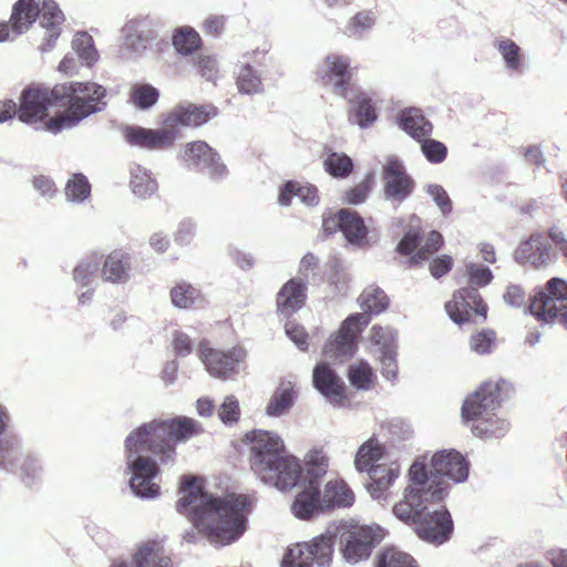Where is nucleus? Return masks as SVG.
I'll return each mask as SVG.
<instances>
[{"mask_svg":"<svg viewBox=\"0 0 567 567\" xmlns=\"http://www.w3.org/2000/svg\"><path fill=\"white\" fill-rule=\"evenodd\" d=\"M200 433V424L186 416L165 421L154 420L132 431L125 440V460L133 493L142 498L158 495V466L146 453L158 456L162 463H168L176 455L172 442H185Z\"/></svg>","mask_w":567,"mask_h":567,"instance_id":"obj_1","label":"nucleus"},{"mask_svg":"<svg viewBox=\"0 0 567 567\" xmlns=\"http://www.w3.org/2000/svg\"><path fill=\"white\" fill-rule=\"evenodd\" d=\"M377 567H417L415 560L409 554L389 548L378 558Z\"/></svg>","mask_w":567,"mask_h":567,"instance_id":"obj_49","label":"nucleus"},{"mask_svg":"<svg viewBox=\"0 0 567 567\" xmlns=\"http://www.w3.org/2000/svg\"><path fill=\"white\" fill-rule=\"evenodd\" d=\"M179 494L178 513L187 516L210 544L229 545L246 530L250 506L248 496L230 494L223 498L214 497L204 493L193 477L182 481Z\"/></svg>","mask_w":567,"mask_h":567,"instance_id":"obj_2","label":"nucleus"},{"mask_svg":"<svg viewBox=\"0 0 567 567\" xmlns=\"http://www.w3.org/2000/svg\"><path fill=\"white\" fill-rule=\"evenodd\" d=\"M247 439L250 442V468L261 482L279 491L297 485L302 473L301 465L288 453L276 433L255 430L247 434Z\"/></svg>","mask_w":567,"mask_h":567,"instance_id":"obj_4","label":"nucleus"},{"mask_svg":"<svg viewBox=\"0 0 567 567\" xmlns=\"http://www.w3.org/2000/svg\"><path fill=\"white\" fill-rule=\"evenodd\" d=\"M414 189V181L406 173L403 164L389 157L383 166V190L385 200L394 205L405 200Z\"/></svg>","mask_w":567,"mask_h":567,"instance_id":"obj_17","label":"nucleus"},{"mask_svg":"<svg viewBox=\"0 0 567 567\" xmlns=\"http://www.w3.org/2000/svg\"><path fill=\"white\" fill-rule=\"evenodd\" d=\"M307 556L306 544H296L287 549L281 560V567H312V563Z\"/></svg>","mask_w":567,"mask_h":567,"instance_id":"obj_51","label":"nucleus"},{"mask_svg":"<svg viewBox=\"0 0 567 567\" xmlns=\"http://www.w3.org/2000/svg\"><path fill=\"white\" fill-rule=\"evenodd\" d=\"M371 483L368 485V492L373 499L388 501V488L399 477L401 470L398 463L390 465L379 464L368 472Z\"/></svg>","mask_w":567,"mask_h":567,"instance_id":"obj_27","label":"nucleus"},{"mask_svg":"<svg viewBox=\"0 0 567 567\" xmlns=\"http://www.w3.org/2000/svg\"><path fill=\"white\" fill-rule=\"evenodd\" d=\"M296 390L291 381H281L266 406L268 416H281L295 403Z\"/></svg>","mask_w":567,"mask_h":567,"instance_id":"obj_34","label":"nucleus"},{"mask_svg":"<svg viewBox=\"0 0 567 567\" xmlns=\"http://www.w3.org/2000/svg\"><path fill=\"white\" fill-rule=\"evenodd\" d=\"M495 340V333L493 331H481L472 336L470 340V348L477 354L489 353Z\"/></svg>","mask_w":567,"mask_h":567,"instance_id":"obj_54","label":"nucleus"},{"mask_svg":"<svg viewBox=\"0 0 567 567\" xmlns=\"http://www.w3.org/2000/svg\"><path fill=\"white\" fill-rule=\"evenodd\" d=\"M346 563L355 565L370 557L372 548L382 540L383 529L378 525H359L341 522L336 525Z\"/></svg>","mask_w":567,"mask_h":567,"instance_id":"obj_10","label":"nucleus"},{"mask_svg":"<svg viewBox=\"0 0 567 567\" xmlns=\"http://www.w3.org/2000/svg\"><path fill=\"white\" fill-rule=\"evenodd\" d=\"M123 134L130 145L148 151L171 148L179 136L178 130L171 128L167 124L159 128L126 126Z\"/></svg>","mask_w":567,"mask_h":567,"instance_id":"obj_16","label":"nucleus"},{"mask_svg":"<svg viewBox=\"0 0 567 567\" xmlns=\"http://www.w3.org/2000/svg\"><path fill=\"white\" fill-rule=\"evenodd\" d=\"M328 457L322 450H311L306 455V481L311 480L319 483V480L324 476L328 470Z\"/></svg>","mask_w":567,"mask_h":567,"instance_id":"obj_44","label":"nucleus"},{"mask_svg":"<svg viewBox=\"0 0 567 567\" xmlns=\"http://www.w3.org/2000/svg\"><path fill=\"white\" fill-rule=\"evenodd\" d=\"M132 257L122 249L111 251L104 259L97 254L83 258L75 267L73 278L82 287L90 286L100 274L105 282L123 285L130 280Z\"/></svg>","mask_w":567,"mask_h":567,"instance_id":"obj_9","label":"nucleus"},{"mask_svg":"<svg viewBox=\"0 0 567 567\" xmlns=\"http://www.w3.org/2000/svg\"><path fill=\"white\" fill-rule=\"evenodd\" d=\"M216 115L217 111L212 105L182 103L163 115L162 124H167L171 128L176 130H178V126L197 127Z\"/></svg>","mask_w":567,"mask_h":567,"instance_id":"obj_20","label":"nucleus"},{"mask_svg":"<svg viewBox=\"0 0 567 567\" xmlns=\"http://www.w3.org/2000/svg\"><path fill=\"white\" fill-rule=\"evenodd\" d=\"M425 192L430 195L443 215L452 210V202L445 189L437 184H429L425 186Z\"/></svg>","mask_w":567,"mask_h":567,"instance_id":"obj_55","label":"nucleus"},{"mask_svg":"<svg viewBox=\"0 0 567 567\" xmlns=\"http://www.w3.org/2000/svg\"><path fill=\"white\" fill-rule=\"evenodd\" d=\"M503 299L506 305L519 308L525 305L526 295L520 286L509 285L503 295Z\"/></svg>","mask_w":567,"mask_h":567,"instance_id":"obj_58","label":"nucleus"},{"mask_svg":"<svg viewBox=\"0 0 567 567\" xmlns=\"http://www.w3.org/2000/svg\"><path fill=\"white\" fill-rule=\"evenodd\" d=\"M305 302V286L300 280L291 279L277 295V310L288 317L302 307Z\"/></svg>","mask_w":567,"mask_h":567,"instance_id":"obj_30","label":"nucleus"},{"mask_svg":"<svg viewBox=\"0 0 567 567\" xmlns=\"http://www.w3.org/2000/svg\"><path fill=\"white\" fill-rule=\"evenodd\" d=\"M334 223L349 244L355 247H362L365 244L368 229L362 217L357 212L346 208L341 209L336 215Z\"/></svg>","mask_w":567,"mask_h":567,"instance_id":"obj_26","label":"nucleus"},{"mask_svg":"<svg viewBox=\"0 0 567 567\" xmlns=\"http://www.w3.org/2000/svg\"><path fill=\"white\" fill-rule=\"evenodd\" d=\"M198 73L206 81H215L218 74V64L210 55H199L197 60Z\"/></svg>","mask_w":567,"mask_h":567,"instance_id":"obj_57","label":"nucleus"},{"mask_svg":"<svg viewBox=\"0 0 567 567\" xmlns=\"http://www.w3.org/2000/svg\"><path fill=\"white\" fill-rule=\"evenodd\" d=\"M442 244L443 237L439 231L432 230L427 237L422 240L420 229L412 228L404 234L403 238L398 244V251L403 255H410L420 247L412 257V261L421 262L437 251Z\"/></svg>","mask_w":567,"mask_h":567,"instance_id":"obj_22","label":"nucleus"},{"mask_svg":"<svg viewBox=\"0 0 567 567\" xmlns=\"http://www.w3.org/2000/svg\"><path fill=\"white\" fill-rule=\"evenodd\" d=\"M225 24H226L225 16L212 14V16H208L203 21L202 28L206 34L217 37L224 31Z\"/></svg>","mask_w":567,"mask_h":567,"instance_id":"obj_61","label":"nucleus"},{"mask_svg":"<svg viewBox=\"0 0 567 567\" xmlns=\"http://www.w3.org/2000/svg\"><path fill=\"white\" fill-rule=\"evenodd\" d=\"M508 389L506 381L485 382L480 389L471 394L463 403L462 417L465 421H472V432L474 435L483 439L503 436L509 424L504 419H496V427H491L493 412L499 406L502 401V391Z\"/></svg>","mask_w":567,"mask_h":567,"instance_id":"obj_6","label":"nucleus"},{"mask_svg":"<svg viewBox=\"0 0 567 567\" xmlns=\"http://www.w3.org/2000/svg\"><path fill=\"white\" fill-rule=\"evenodd\" d=\"M419 142L421 143L423 155L430 163L439 164L446 158L447 148L442 142L429 138V136Z\"/></svg>","mask_w":567,"mask_h":567,"instance_id":"obj_52","label":"nucleus"},{"mask_svg":"<svg viewBox=\"0 0 567 567\" xmlns=\"http://www.w3.org/2000/svg\"><path fill=\"white\" fill-rule=\"evenodd\" d=\"M411 485L404 491V498L393 506V514L402 522L415 519L430 506L441 503L447 495L450 484L441 481L434 470L427 472L424 461L416 460L409 470Z\"/></svg>","mask_w":567,"mask_h":567,"instance_id":"obj_5","label":"nucleus"},{"mask_svg":"<svg viewBox=\"0 0 567 567\" xmlns=\"http://www.w3.org/2000/svg\"><path fill=\"white\" fill-rule=\"evenodd\" d=\"M236 84L239 92L245 94H256L262 91V81L259 72L248 63L240 65L237 72Z\"/></svg>","mask_w":567,"mask_h":567,"instance_id":"obj_41","label":"nucleus"},{"mask_svg":"<svg viewBox=\"0 0 567 567\" xmlns=\"http://www.w3.org/2000/svg\"><path fill=\"white\" fill-rule=\"evenodd\" d=\"M178 159L189 169L206 173L210 179L221 181L228 175L227 166L218 152L204 141L186 143L178 154Z\"/></svg>","mask_w":567,"mask_h":567,"instance_id":"obj_12","label":"nucleus"},{"mask_svg":"<svg viewBox=\"0 0 567 567\" xmlns=\"http://www.w3.org/2000/svg\"><path fill=\"white\" fill-rule=\"evenodd\" d=\"M399 126L416 141L429 136L432 132V124L422 115L417 109L404 110L398 118Z\"/></svg>","mask_w":567,"mask_h":567,"instance_id":"obj_32","label":"nucleus"},{"mask_svg":"<svg viewBox=\"0 0 567 567\" xmlns=\"http://www.w3.org/2000/svg\"><path fill=\"white\" fill-rule=\"evenodd\" d=\"M466 275L470 286L461 288L445 303L446 313L457 324L472 321L475 317L484 320L487 312V307L478 293V288L492 281L493 274L491 269L483 265L470 262L466 265Z\"/></svg>","mask_w":567,"mask_h":567,"instance_id":"obj_8","label":"nucleus"},{"mask_svg":"<svg viewBox=\"0 0 567 567\" xmlns=\"http://www.w3.org/2000/svg\"><path fill=\"white\" fill-rule=\"evenodd\" d=\"M375 23V16L372 11H362L352 17L346 28L349 37L362 38L372 29Z\"/></svg>","mask_w":567,"mask_h":567,"instance_id":"obj_47","label":"nucleus"},{"mask_svg":"<svg viewBox=\"0 0 567 567\" xmlns=\"http://www.w3.org/2000/svg\"><path fill=\"white\" fill-rule=\"evenodd\" d=\"M406 523L415 524L417 536L431 544L445 543L453 532L451 515L440 503H435V505L417 515L415 519H410Z\"/></svg>","mask_w":567,"mask_h":567,"instance_id":"obj_15","label":"nucleus"},{"mask_svg":"<svg viewBox=\"0 0 567 567\" xmlns=\"http://www.w3.org/2000/svg\"><path fill=\"white\" fill-rule=\"evenodd\" d=\"M286 334L288 338L300 349L306 350L307 349V333L305 329L296 323L288 322L286 324Z\"/></svg>","mask_w":567,"mask_h":567,"instance_id":"obj_60","label":"nucleus"},{"mask_svg":"<svg viewBox=\"0 0 567 567\" xmlns=\"http://www.w3.org/2000/svg\"><path fill=\"white\" fill-rule=\"evenodd\" d=\"M369 322L370 318L365 313L350 315L327 341L323 349L324 355L340 362L351 358L357 350L358 336Z\"/></svg>","mask_w":567,"mask_h":567,"instance_id":"obj_13","label":"nucleus"},{"mask_svg":"<svg viewBox=\"0 0 567 567\" xmlns=\"http://www.w3.org/2000/svg\"><path fill=\"white\" fill-rule=\"evenodd\" d=\"M197 355L212 377L226 380L244 369L247 353L241 347L220 351L209 348L206 342H200Z\"/></svg>","mask_w":567,"mask_h":567,"instance_id":"obj_14","label":"nucleus"},{"mask_svg":"<svg viewBox=\"0 0 567 567\" xmlns=\"http://www.w3.org/2000/svg\"><path fill=\"white\" fill-rule=\"evenodd\" d=\"M358 300L363 310L362 313H365L369 318L370 315H378L388 307V298L384 291L378 287H368Z\"/></svg>","mask_w":567,"mask_h":567,"instance_id":"obj_39","label":"nucleus"},{"mask_svg":"<svg viewBox=\"0 0 567 567\" xmlns=\"http://www.w3.org/2000/svg\"><path fill=\"white\" fill-rule=\"evenodd\" d=\"M298 197L299 200L306 206L312 207L318 205L319 196L318 190L312 185H302L297 182H287L280 189L278 203L281 206L290 205L291 197Z\"/></svg>","mask_w":567,"mask_h":567,"instance_id":"obj_35","label":"nucleus"},{"mask_svg":"<svg viewBox=\"0 0 567 567\" xmlns=\"http://www.w3.org/2000/svg\"><path fill=\"white\" fill-rule=\"evenodd\" d=\"M130 186L136 196L146 198L156 192L157 183L152 178L146 168L134 164L130 168Z\"/></svg>","mask_w":567,"mask_h":567,"instance_id":"obj_38","label":"nucleus"},{"mask_svg":"<svg viewBox=\"0 0 567 567\" xmlns=\"http://www.w3.org/2000/svg\"><path fill=\"white\" fill-rule=\"evenodd\" d=\"M72 49L78 58L87 66L99 60V53L94 47L93 38L87 32H78L72 40Z\"/></svg>","mask_w":567,"mask_h":567,"instance_id":"obj_43","label":"nucleus"},{"mask_svg":"<svg viewBox=\"0 0 567 567\" xmlns=\"http://www.w3.org/2000/svg\"><path fill=\"white\" fill-rule=\"evenodd\" d=\"M322 508L348 507L352 505L354 495L342 481H330L326 484L323 494H320Z\"/></svg>","mask_w":567,"mask_h":567,"instance_id":"obj_33","label":"nucleus"},{"mask_svg":"<svg viewBox=\"0 0 567 567\" xmlns=\"http://www.w3.org/2000/svg\"><path fill=\"white\" fill-rule=\"evenodd\" d=\"M381 363V373L382 375L390 381L396 379L398 375V364H396V351L394 353H388L378 357Z\"/></svg>","mask_w":567,"mask_h":567,"instance_id":"obj_59","label":"nucleus"},{"mask_svg":"<svg viewBox=\"0 0 567 567\" xmlns=\"http://www.w3.org/2000/svg\"><path fill=\"white\" fill-rule=\"evenodd\" d=\"M349 381L358 390H370L375 380V374L367 361H359L349 367Z\"/></svg>","mask_w":567,"mask_h":567,"instance_id":"obj_42","label":"nucleus"},{"mask_svg":"<svg viewBox=\"0 0 567 567\" xmlns=\"http://www.w3.org/2000/svg\"><path fill=\"white\" fill-rule=\"evenodd\" d=\"M202 44L198 32L190 27L178 28L173 35V45L183 55H189Z\"/></svg>","mask_w":567,"mask_h":567,"instance_id":"obj_40","label":"nucleus"},{"mask_svg":"<svg viewBox=\"0 0 567 567\" xmlns=\"http://www.w3.org/2000/svg\"><path fill=\"white\" fill-rule=\"evenodd\" d=\"M40 18V25L44 30L43 40L39 45L41 52L51 51L59 39L64 14L53 0H42L41 6L33 0H19L11 14V31L22 34L29 30L32 23Z\"/></svg>","mask_w":567,"mask_h":567,"instance_id":"obj_7","label":"nucleus"},{"mask_svg":"<svg viewBox=\"0 0 567 567\" xmlns=\"http://www.w3.org/2000/svg\"><path fill=\"white\" fill-rule=\"evenodd\" d=\"M396 351V332L390 327L373 326L370 332V352L375 357Z\"/></svg>","mask_w":567,"mask_h":567,"instance_id":"obj_36","label":"nucleus"},{"mask_svg":"<svg viewBox=\"0 0 567 567\" xmlns=\"http://www.w3.org/2000/svg\"><path fill=\"white\" fill-rule=\"evenodd\" d=\"M313 385L336 408L344 405L343 383L327 363H318L313 370Z\"/></svg>","mask_w":567,"mask_h":567,"instance_id":"obj_24","label":"nucleus"},{"mask_svg":"<svg viewBox=\"0 0 567 567\" xmlns=\"http://www.w3.org/2000/svg\"><path fill=\"white\" fill-rule=\"evenodd\" d=\"M383 451V446L375 439L368 440L359 447L355 454V468L359 472L371 471L377 466L374 463L382 457Z\"/></svg>","mask_w":567,"mask_h":567,"instance_id":"obj_37","label":"nucleus"},{"mask_svg":"<svg viewBox=\"0 0 567 567\" xmlns=\"http://www.w3.org/2000/svg\"><path fill=\"white\" fill-rule=\"evenodd\" d=\"M452 265L453 259L450 256L443 255L430 264V271L433 277L441 278L451 270Z\"/></svg>","mask_w":567,"mask_h":567,"instance_id":"obj_64","label":"nucleus"},{"mask_svg":"<svg viewBox=\"0 0 567 567\" xmlns=\"http://www.w3.org/2000/svg\"><path fill=\"white\" fill-rule=\"evenodd\" d=\"M431 466L441 481L444 477L454 483H463L468 477V462L455 450H443L434 453Z\"/></svg>","mask_w":567,"mask_h":567,"instance_id":"obj_21","label":"nucleus"},{"mask_svg":"<svg viewBox=\"0 0 567 567\" xmlns=\"http://www.w3.org/2000/svg\"><path fill=\"white\" fill-rule=\"evenodd\" d=\"M369 192V183L362 182L346 193V202L352 205L361 204L368 198Z\"/></svg>","mask_w":567,"mask_h":567,"instance_id":"obj_62","label":"nucleus"},{"mask_svg":"<svg viewBox=\"0 0 567 567\" xmlns=\"http://www.w3.org/2000/svg\"><path fill=\"white\" fill-rule=\"evenodd\" d=\"M105 95V87L94 82L62 83L52 89L28 86L22 91L18 116L21 122L31 124L48 115L49 105L66 107L62 115L50 118L47 124L50 132L58 133L104 110Z\"/></svg>","mask_w":567,"mask_h":567,"instance_id":"obj_3","label":"nucleus"},{"mask_svg":"<svg viewBox=\"0 0 567 567\" xmlns=\"http://www.w3.org/2000/svg\"><path fill=\"white\" fill-rule=\"evenodd\" d=\"M338 538L337 526L329 527L324 533L315 537L311 542L305 543L308 558L312 567H328L333 557V546Z\"/></svg>","mask_w":567,"mask_h":567,"instance_id":"obj_25","label":"nucleus"},{"mask_svg":"<svg viewBox=\"0 0 567 567\" xmlns=\"http://www.w3.org/2000/svg\"><path fill=\"white\" fill-rule=\"evenodd\" d=\"M18 466L20 477L25 485H31L41 472L37 458L23 454L19 447H13L9 442L0 441V470L17 472Z\"/></svg>","mask_w":567,"mask_h":567,"instance_id":"obj_19","label":"nucleus"},{"mask_svg":"<svg viewBox=\"0 0 567 567\" xmlns=\"http://www.w3.org/2000/svg\"><path fill=\"white\" fill-rule=\"evenodd\" d=\"M553 255L548 238L539 233L532 234L515 250V259L519 264H528L535 268L547 266Z\"/></svg>","mask_w":567,"mask_h":567,"instance_id":"obj_23","label":"nucleus"},{"mask_svg":"<svg viewBox=\"0 0 567 567\" xmlns=\"http://www.w3.org/2000/svg\"><path fill=\"white\" fill-rule=\"evenodd\" d=\"M377 118L375 111L371 101L367 97H361L357 109V122L361 127H368Z\"/></svg>","mask_w":567,"mask_h":567,"instance_id":"obj_56","label":"nucleus"},{"mask_svg":"<svg viewBox=\"0 0 567 567\" xmlns=\"http://www.w3.org/2000/svg\"><path fill=\"white\" fill-rule=\"evenodd\" d=\"M171 299L175 307L186 309L200 301L199 291L187 284H178L171 291Z\"/></svg>","mask_w":567,"mask_h":567,"instance_id":"obj_45","label":"nucleus"},{"mask_svg":"<svg viewBox=\"0 0 567 567\" xmlns=\"http://www.w3.org/2000/svg\"><path fill=\"white\" fill-rule=\"evenodd\" d=\"M494 48L499 53L504 69L516 74L525 70V54L522 48L512 39L498 37L494 40Z\"/></svg>","mask_w":567,"mask_h":567,"instance_id":"obj_29","label":"nucleus"},{"mask_svg":"<svg viewBox=\"0 0 567 567\" xmlns=\"http://www.w3.org/2000/svg\"><path fill=\"white\" fill-rule=\"evenodd\" d=\"M320 483H315L313 480L307 482L303 488L296 496L291 509L296 517L300 519H308L315 514L323 511L320 501Z\"/></svg>","mask_w":567,"mask_h":567,"instance_id":"obj_28","label":"nucleus"},{"mask_svg":"<svg viewBox=\"0 0 567 567\" xmlns=\"http://www.w3.org/2000/svg\"><path fill=\"white\" fill-rule=\"evenodd\" d=\"M158 95V91L150 84H135L130 100L135 106L146 110L157 102Z\"/></svg>","mask_w":567,"mask_h":567,"instance_id":"obj_48","label":"nucleus"},{"mask_svg":"<svg viewBox=\"0 0 567 567\" xmlns=\"http://www.w3.org/2000/svg\"><path fill=\"white\" fill-rule=\"evenodd\" d=\"M240 409L238 400L234 395L225 398L218 409V417L224 424H234L238 421Z\"/></svg>","mask_w":567,"mask_h":567,"instance_id":"obj_53","label":"nucleus"},{"mask_svg":"<svg viewBox=\"0 0 567 567\" xmlns=\"http://www.w3.org/2000/svg\"><path fill=\"white\" fill-rule=\"evenodd\" d=\"M135 567H173L169 556L159 542L143 544L133 557Z\"/></svg>","mask_w":567,"mask_h":567,"instance_id":"obj_31","label":"nucleus"},{"mask_svg":"<svg viewBox=\"0 0 567 567\" xmlns=\"http://www.w3.org/2000/svg\"><path fill=\"white\" fill-rule=\"evenodd\" d=\"M91 194V186L82 174H74L65 186V196L69 200L80 203Z\"/></svg>","mask_w":567,"mask_h":567,"instance_id":"obj_50","label":"nucleus"},{"mask_svg":"<svg viewBox=\"0 0 567 567\" xmlns=\"http://www.w3.org/2000/svg\"><path fill=\"white\" fill-rule=\"evenodd\" d=\"M318 78L330 85L337 95L347 96L351 79L350 61L348 56L330 53L321 61L316 71Z\"/></svg>","mask_w":567,"mask_h":567,"instance_id":"obj_18","label":"nucleus"},{"mask_svg":"<svg viewBox=\"0 0 567 567\" xmlns=\"http://www.w3.org/2000/svg\"><path fill=\"white\" fill-rule=\"evenodd\" d=\"M173 347L175 352L182 357L188 355L193 350L190 338L182 331L173 333Z\"/></svg>","mask_w":567,"mask_h":567,"instance_id":"obj_63","label":"nucleus"},{"mask_svg":"<svg viewBox=\"0 0 567 567\" xmlns=\"http://www.w3.org/2000/svg\"><path fill=\"white\" fill-rule=\"evenodd\" d=\"M529 310L539 321L558 323L567 329V282L560 278H551L533 297Z\"/></svg>","mask_w":567,"mask_h":567,"instance_id":"obj_11","label":"nucleus"},{"mask_svg":"<svg viewBox=\"0 0 567 567\" xmlns=\"http://www.w3.org/2000/svg\"><path fill=\"white\" fill-rule=\"evenodd\" d=\"M326 171L333 177L343 178L348 176L353 168L352 159L343 153H331L323 162Z\"/></svg>","mask_w":567,"mask_h":567,"instance_id":"obj_46","label":"nucleus"}]
</instances>
